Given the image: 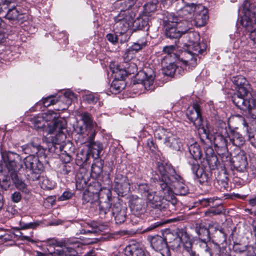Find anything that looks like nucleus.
Segmentation results:
<instances>
[{
  "instance_id": "28",
  "label": "nucleus",
  "mask_w": 256,
  "mask_h": 256,
  "mask_svg": "<svg viewBox=\"0 0 256 256\" xmlns=\"http://www.w3.org/2000/svg\"><path fill=\"white\" fill-rule=\"evenodd\" d=\"M126 256H146L144 250L138 244H132L126 246L124 250Z\"/></svg>"
},
{
  "instance_id": "38",
  "label": "nucleus",
  "mask_w": 256,
  "mask_h": 256,
  "mask_svg": "<svg viewBox=\"0 0 256 256\" xmlns=\"http://www.w3.org/2000/svg\"><path fill=\"white\" fill-rule=\"evenodd\" d=\"M167 62L166 59L164 58L162 61V64L163 66L162 71L164 74L168 76H172L176 71V66L172 62H170L168 65H166Z\"/></svg>"
},
{
  "instance_id": "40",
  "label": "nucleus",
  "mask_w": 256,
  "mask_h": 256,
  "mask_svg": "<svg viewBox=\"0 0 256 256\" xmlns=\"http://www.w3.org/2000/svg\"><path fill=\"white\" fill-rule=\"evenodd\" d=\"M21 15V13L17 8L16 6H12V8H8L5 18L10 20H16L20 19Z\"/></svg>"
},
{
  "instance_id": "10",
  "label": "nucleus",
  "mask_w": 256,
  "mask_h": 256,
  "mask_svg": "<svg viewBox=\"0 0 256 256\" xmlns=\"http://www.w3.org/2000/svg\"><path fill=\"white\" fill-rule=\"evenodd\" d=\"M162 20V25L164 28L165 34L170 38H178L182 36V34L177 27L173 24L174 21L176 20L174 14L166 12Z\"/></svg>"
},
{
  "instance_id": "11",
  "label": "nucleus",
  "mask_w": 256,
  "mask_h": 256,
  "mask_svg": "<svg viewBox=\"0 0 256 256\" xmlns=\"http://www.w3.org/2000/svg\"><path fill=\"white\" fill-rule=\"evenodd\" d=\"M155 78L154 70L150 68H146L145 70H141L137 73L136 81L138 84H142L147 90L152 91L154 90L153 84Z\"/></svg>"
},
{
  "instance_id": "48",
  "label": "nucleus",
  "mask_w": 256,
  "mask_h": 256,
  "mask_svg": "<svg viewBox=\"0 0 256 256\" xmlns=\"http://www.w3.org/2000/svg\"><path fill=\"white\" fill-rule=\"evenodd\" d=\"M217 181L219 185L221 186V190H226L228 187V178L225 170L218 176Z\"/></svg>"
},
{
  "instance_id": "43",
  "label": "nucleus",
  "mask_w": 256,
  "mask_h": 256,
  "mask_svg": "<svg viewBox=\"0 0 256 256\" xmlns=\"http://www.w3.org/2000/svg\"><path fill=\"white\" fill-rule=\"evenodd\" d=\"M124 82L114 80L110 88V92L114 94H117L124 88Z\"/></svg>"
},
{
  "instance_id": "51",
  "label": "nucleus",
  "mask_w": 256,
  "mask_h": 256,
  "mask_svg": "<svg viewBox=\"0 0 256 256\" xmlns=\"http://www.w3.org/2000/svg\"><path fill=\"white\" fill-rule=\"evenodd\" d=\"M176 46L174 45L166 46L163 48V52L167 54L170 57L176 60L178 54L176 53Z\"/></svg>"
},
{
  "instance_id": "45",
  "label": "nucleus",
  "mask_w": 256,
  "mask_h": 256,
  "mask_svg": "<svg viewBox=\"0 0 256 256\" xmlns=\"http://www.w3.org/2000/svg\"><path fill=\"white\" fill-rule=\"evenodd\" d=\"M232 250L234 252L238 254H244L245 256L250 253L248 250V246L241 244L238 243H234Z\"/></svg>"
},
{
  "instance_id": "3",
  "label": "nucleus",
  "mask_w": 256,
  "mask_h": 256,
  "mask_svg": "<svg viewBox=\"0 0 256 256\" xmlns=\"http://www.w3.org/2000/svg\"><path fill=\"white\" fill-rule=\"evenodd\" d=\"M1 155L6 168L0 166V186L7 190L10 186L9 174L18 172L22 168V158L20 156L12 152H2Z\"/></svg>"
},
{
  "instance_id": "53",
  "label": "nucleus",
  "mask_w": 256,
  "mask_h": 256,
  "mask_svg": "<svg viewBox=\"0 0 256 256\" xmlns=\"http://www.w3.org/2000/svg\"><path fill=\"white\" fill-rule=\"evenodd\" d=\"M14 234L16 236H18L20 238V240H26L28 242H34V240L32 238L33 237V232L32 231L30 232V235H24V234L21 232H20L18 230H16Z\"/></svg>"
},
{
  "instance_id": "26",
  "label": "nucleus",
  "mask_w": 256,
  "mask_h": 256,
  "mask_svg": "<svg viewBox=\"0 0 256 256\" xmlns=\"http://www.w3.org/2000/svg\"><path fill=\"white\" fill-rule=\"evenodd\" d=\"M228 138L232 145L240 147L243 146L245 143V140L244 136L234 130H232L230 128L228 130Z\"/></svg>"
},
{
  "instance_id": "23",
  "label": "nucleus",
  "mask_w": 256,
  "mask_h": 256,
  "mask_svg": "<svg viewBox=\"0 0 256 256\" xmlns=\"http://www.w3.org/2000/svg\"><path fill=\"white\" fill-rule=\"evenodd\" d=\"M174 18L176 20H173V24L177 27L182 34L187 32L192 26L190 22L186 18L178 17L175 14Z\"/></svg>"
},
{
  "instance_id": "64",
  "label": "nucleus",
  "mask_w": 256,
  "mask_h": 256,
  "mask_svg": "<svg viewBox=\"0 0 256 256\" xmlns=\"http://www.w3.org/2000/svg\"><path fill=\"white\" fill-rule=\"evenodd\" d=\"M85 99L89 104H94L97 102L98 98L94 94H89L86 96Z\"/></svg>"
},
{
  "instance_id": "39",
  "label": "nucleus",
  "mask_w": 256,
  "mask_h": 256,
  "mask_svg": "<svg viewBox=\"0 0 256 256\" xmlns=\"http://www.w3.org/2000/svg\"><path fill=\"white\" fill-rule=\"evenodd\" d=\"M144 203L142 198L134 197L130 200V207L133 211L140 212L142 209Z\"/></svg>"
},
{
  "instance_id": "33",
  "label": "nucleus",
  "mask_w": 256,
  "mask_h": 256,
  "mask_svg": "<svg viewBox=\"0 0 256 256\" xmlns=\"http://www.w3.org/2000/svg\"><path fill=\"white\" fill-rule=\"evenodd\" d=\"M38 138H34L30 142L24 145L21 147L22 152L26 154H28L29 156L31 154H35V153L38 152Z\"/></svg>"
},
{
  "instance_id": "63",
  "label": "nucleus",
  "mask_w": 256,
  "mask_h": 256,
  "mask_svg": "<svg viewBox=\"0 0 256 256\" xmlns=\"http://www.w3.org/2000/svg\"><path fill=\"white\" fill-rule=\"evenodd\" d=\"M71 170V166L68 164H63L60 166V172L63 174H68Z\"/></svg>"
},
{
  "instance_id": "50",
  "label": "nucleus",
  "mask_w": 256,
  "mask_h": 256,
  "mask_svg": "<svg viewBox=\"0 0 256 256\" xmlns=\"http://www.w3.org/2000/svg\"><path fill=\"white\" fill-rule=\"evenodd\" d=\"M41 188L44 190H52L54 187V182L47 177H42L40 180Z\"/></svg>"
},
{
  "instance_id": "59",
  "label": "nucleus",
  "mask_w": 256,
  "mask_h": 256,
  "mask_svg": "<svg viewBox=\"0 0 256 256\" xmlns=\"http://www.w3.org/2000/svg\"><path fill=\"white\" fill-rule=\"evenodd\" d=\"M124 64L125 65L124 66H126V72L128 76L134 74V72H136L137 68L134 64H127L126 62H125Z\"/></svg>"
},
{
  "instance_id": "13",
  "label": "nucleus",
  "mask_w": 256,
  "mask_h": 256,
  "mask_svg": "<svg viewBox=\"0 0 256 256\" xmlns=\"http://www.w3.org/2000/svg\"><path fill=\"white\" fill-rule=\"evenodd\" d=\"M200 35L196 32L190 33L188 34V40L186 46L194 56L202 54L206 50V46L204 43H200Z\"/></svg>"
},
{
  "instance_id": "29",
  "label": "nucleus",
  "mask_w": 256,
  "mask_h": 256,
  "mask_svg": "<svg viewBox=\"0 0 256 256\" xmlns=\"http://www.w3.org/2000/svg\"><path fill=\"white\" fill-rule=\"evenodd\" d=\"M94 139L90 141L89 140V136H88L86 138V141L89 144L90 146L92 148V156L96 159L100 157L101 152L103 150V146L102 144L99 142L94 141Z\"/></svg>"
},
{
  "instance_id": "22",
  "label": "nucleus",
  "mask_w": 256,
  "mask_h": 256,
  "mask_svg": "<svg viewBox=\"0 0 256 256\" xmlns=\"http://www.w3.org/2000/svg\"><path fill=\"white\" fill-rule=\"evenodd\" d=\"M115 188L120 192H124L128 191L130 187V182L128 177L120 173L116 174L114 178Z\"/></svg>"
},
{
  "instance_id": "17",
  "label": "nucleus",
  "mask_w": 256,
  "mask_h": 256,
  "mask_svg": "<svg viewBox=\"0 0 256 256\" xmlns=\"http://www.w3.org/2000/svg\"><path fill=\"white\" fill-rule=\"evenodd\" d=\"M127 210L126 206L118 202H115L112 206V213L117 224H121L126 220Z\"/></svg>"
},
{
  "instance_id": "47",
  "label": "nucleus",
  "mask_w": 256,
  "mask_h": 256,
  "mask_svg": "<svg viewBox=\"0 0 256 256\" xmlns=\"http://www.w3.org/2000/svg\"><path fill=\"white\" fill-rule=\"evenodd\" d=\"M206 159L210 169L215 170L217 168L219 162L216 155L214 154L210 156L206 154Z\"/></svg>"
},
{
  "instance_id": "30",
  "label": "nucleus",
  "mask_w": 256,
  "mask_h": 256,
  "mask_svg": "<svg viewBox=\"0 0 256 256\" xmlns=\"http://www.w3.org/2000/svg\"><path fill=\"white\" fill-rule=\"evenodd\" d=\"M195 230L202 241L206 242L210 239V231L204 224H196Z\"/></svg>"
},
{
  "instance_id": "60",
  "label": "nucleus",
  "mask_w": 256,
  "mask_h": 256,
  "mask_svg": "<svg viewBox=\"0 0 256 256\" xmlns=\"http://www.w3.org/2000/svg\"><path fill=\"white\" fill-rule=\"evenodd\" d=\"M150 187L146 184H141L138 185V190L142 194L147 196L148 193H151L149 192Z\"/></svg>"
},
{
  "instance_id": "21",
  "label": "nucleus",
  "mask_w": 256,
  "mask_h": 256,
  "mask_svg": "<svg viewBox=\"0 0 256 256\" xmlns=\"http://www.w3.org/2000/svg\"><path fill=\"white\" fill-rule=\"evenodd\" d=\"M191 169L200 184H204L209 181L210 178L208 174L204 172L202 168H200V165L198 162H193L191 164Z\"/></svg>"
},
{
  "instance_id": "46",
  "label": "nucleus",
  "mask_w": 256,
  "mask_h": 256,
  "mask_svg": "<svg viewBox=\"0 0 256 256\" xmlns=\"http://www.w3.org/2000/svg\"><path fill=\"white\" fill-rule=\"evenodd\" d=\"M185 238L186 240L182 242L184 250L189 256H195L196 252L194 250L192 242L187 236Z\"/></svg>"
},
{
  "instance_id": "52",
  "label": "nucleus",
  "mask_w": 256,
  "mask_h": 256,
  "mask_svg": "<svg viewBox=\"0 0 256 256\" xmlns=\"http://www.w3.org/2000/svg\"><path fill=\"white\" fill-rule=\"evenodd\" d=\"M115 26L116 28H120L121 30L120 32V35L118 36V40H120V42L121 44H123L128 41V40L130 38V36L125 32L127 30H128V28H126V30H123L122 24H121V26H118L116 24V22H115Z\"/></svg>"
},
{
  "instance_id": "6",
  "label": "nucleus",
  "mask_w": 256,
  "mask_h": 256,
  "mask_svg": "<svg viewBox=\"0 0 256 256\" xmlns=\"http://www.w3.org/2000/svg\"><path fill=\"white\" fill-rule=\"evenodd\" d=\"M134 0H117V4L121 10L120 13L114 18V22L118 26L122 24L123 30H126L132 25L134 14L132 12H126L135 4Z\"/></svg>"
},
{
  "instance_id": "7",
  "label": "nucleus",
  "mask_w": 256,
  "mask_h": 256,
  "mask_svg": "<svg viewBox=\"0 0 256 256\" xmlns=\"http://www.w3.org/2000/svg\"><path fill=\"white\" fill-rule=\"evenodd\" d=\"M232 82L236 86V92H234L231 97L232 100L234 104L235 96L244 100L252 96L250 92V86L248 81L242 76H236L232 78Z\"/></svg>"
},
{
  "instance_id": "56",
  "label": "nucleus",
  "mask_w": 256,
  "mask_h": 256,
  "mask_svg": "<svg viewBox=\"0 0 256 256\" xmlns=\"http://www.w3.org/2000/svg\"><path fill=\"white\" fill-rule=\"evenodd\" d=\"M244 125L246 127V131L248 135V140L254 148H256V132H250L248 129V125L244 122Z\"/></svg>"
},
{
  "instance_id": "27",
  "label": "nucleus",
  "mask_w": 256,
  "mask_h": 256,
  "mask_svg": "<svg viewBox=\"0 0 256 256\" xmlns=\"http://www.w3.org/2000/svg\"><path fill=\"white\" fill-rule=\"evenodd\" d=\"M184 6H180V8H176V11L178 17H186L188 18V16H190L192 13H194L195 12V5L194 4L192 3L189 4L188 2Z\"/></svg>"
},
{
  "instance_id": "18",
  "label": "nucleus",
  "mask_w": 256,
  "mask_h": 256,
  "mask_svg": "<svg viewBox=\"0 0 256 256\" xmlns=\"http://www.w3.org/2000/svg\"><path fill=\"white\" fill-rule=\"evenodd\" d=\"M194 24L198 27L204 26L208 19V10L202 4H198L195 6L194 12Z\"/></svg>"
},
{
  "instance_id": "35",
  "label": "nucleus",
  "mask_w": 256,
  "mask_h": 256,
  "mask_svg": "<svg viewBox=\"0 0 256 256\" xmlns=\"http://www.w3.org/2000/svg\"><path fill=\"white\" fill-rule=\"evenodd\" d=\"M126 66L122 67L120 66L117 65L116 67H112L110 65V68L114 74L115 80L123 81L125 78L128 76L126 72Z\"/></svg>"
},
{
  "instance_id": "44",
  "label": "nucleus",
  "mask_w": 256,
  "mask_h": 256,
  "mask_svg": "<svg viewBox=\"0 0 256 256\" xmlns=\"http://www.w3.org/2000/svg\"><path fill=\"white\" fill-rule=\"evenodd\" d=\"M104 165V160H98L92 166L91 171L92 174L96 176H100L102 172Z\"/></svg>"
},
{
  "instance_id": "15",
  "label": "nucleus",
  "mask_w": 256,
  "mask_h": 256,
  "mask_svg": "<svg viewBox=\"0 0 256 256\" xmlns=\"http://www.w3.org/2000/svg\"><path fill=\"white\" fill-rule=\"evenodd\" d=\"M188 119L193 123L197 128H200L202 122L200 106L197 103H194L192 108H189L186 112Z\"/></svg>"
},
{
  "instance_id": "49",
  "label": "nucleus",
  "mask_w": 256,
  "mask_h": 256,
  "mask_svg": "<svg viewBox=\"0 0 256 256\" xmlns=\"http://www.w3.org/2000/svg\"><path fill=\"white\" fill-rule=\"evenodd\" d=\"M206 252L209 253L210 256H221L222 248L216 244H214L210 247L206 246Z\"/></svg>"
},
{
  "instance_id": "36",
  "label": "nucleus",
  "mask_w": 256,
  "mask_h": 256,
  "mask_svg": "<svg viewBox=\"0 0 256 256\" xmlns=\"http://www.w3.org/2000/svg\"><path fill=\"white\" fill-rule=\"evenodd\" d=\"M150 22V18L147 15H143L133 20L132 24H135L136 27L140 30L148 29Z\"/></svg>"
},
{
  "instance_id": "2",
  "label": "nucleus",
  "mask_w": 256,
  "mask_h": 256,
  "mask_svg": "<svg viewBox=\"0 0 256 256\" xmlns=\"http://www.w3.org/2000/svg\"><path fill=\"white\" fill-rule=\"evenodd\" d=\"M156 167L160 174L158 182L163 194L171 197V195L174 196L172 189L176 194L182 196L188 193V186L181 181V177L176 174L171 164L158 162Z\"/></svg>"
},
{
  "instance_id": "25",
  "label": "nucleus",
  "mask_w": 256,
  "mask_h": 256,
  "mask_svg": "<svg viewBox=\"0 0 256 256\" xmlns=\"http://www.w3.org/2000/svg\"><path fill=\"white\" fill-rule=\"evenodd\" d=\"M164 144L167 146L176 151L180 150L182 147V144L180 139L172 133L167 134Z\"/></svg>"
},
{
  "instance_id": "54",
  "label": "nucleus",
  "mask_w": 256,
  "mask_h": 256,
  "mask_svg": "<svg viewBox=\"0 0 256 256\" xmlns=\"http://www.w3.org/2000/svg\"><path fill=\"white\" fill-rule=\"evenodd\" d=\"M70 240H74V244H69L66 246H63V247L66 248V252H68L70 254V256H73L76 254L75 248L76 246V245L78 244V240L76 238H70Z\"/></svg>"
},
{
  "instance_id": "16",
  "label": "nucleus",
  "mask_w": 256,
  "mask_h": 256,
  "mask_svg": "<svg viewBox=\"0 0 256 256\" xmlns=\"http://www.w3.org/2000/svg\"><path fill=\"white\" fill-rule=\"evenodd\" d=\"M186 237V233L182 231H179L176 234H166V239L168 241V248H171L175 251H178L181 246L182 243L183 242V238Z\"/></svg>"
},
{
  "instance_id": "8",
  "label": "nucleus",
  "mask_w": 256,
  "mask_h": 256,
  "mask_svg": "<svg viewBox=\"0 0 256 256\" xmlns=\"http://www.w3.org/2000/svg\"><path fill=\"white\" fill-rule=\"evenodd\" d=\"M82 120L85 127L77 126L74 130L78 134L84 135V137L86 136H89V140L92 141L94 139L96 133V124L93 120L92 115L88 112H84L82 114Z\"/></svg>"
},
{
  "instance_id": "24",
  "label": "nucleus",
  "mask_w": 256,
  "mask_h": 256,
  "mask_svg": "<svg viewBox=\"0 0 256 256\" xmlns=\"http://www.w3.org/2000/svg\"><path fill=\"white\" fill-rule=\"evenodd\" d=\"M226 138H228V132L226 127L222 128L220 132L216 134L214 142L215 148L227 146Z\"/></svg>"
},
{
  "instance_id": "61",
  "label": "nucleus",
  "mask_w": 256,
  "mask_h": 256,
  "mask_svg": "<svg viewBox=\"0 0 256 256\" xmlns=\"http://www.w3.org/2000/svg\"><path fill=\"white\" fill-rule=\"evenodd\" d=\"M106 38L108 41L112 43L113 44H116L118 43L119 37L118 36L114 34H108L106 36Z\"/></svg>"
},
{
  "instance_id": "1",
  "label": "nucleus",
  "mask_w": 256,
  "mask_h": 256,
  "mask_svg": "<svg viewBox=\"0 0 256 256\" xmlns=\"http://www.w3.org/2000/svg\"><path fill=\"white\" fill-rule=\"evenodd\" d=\"M47 116H50L54 120L48 123L43 116H38L31 118L30 121L34 128L38 130H42L48 134H56L54 136L52 137L51 142L49 145V150L52 152L55 148H58V146L59 148H60V144L64 142L66 138V136L62 130L66 129V122L64 119L56 118H58V114L52 111H48Z\"/></svg>"
},
{
  "instance_id": "14",
  "label": "nucleus",
  "mask_w": 256,
  "mask_h": 256,
  "mask_svg": "<svg viewBox=\"0 0 256 256\" xmlns=\"http://www.w3.org/2000/svg\"><path fill=\"white\" fill-rule=\"evenodd\" d=\"M150 244L152 248L156 251L160 252L163 256H170L166 236L165 238L159 236L152 237L150 240Z\"/></svg>"
},
{
  "instance_id": "34",
  "label": "nucleus",
  "mask_w": 256,
  "mask_h": 256,
  "mask_svg": "<svg viewBox=\"0 0 256 256\" xmlns=\"http://www.w3.org/2000/svg\"><path fill=\"white\" fill-rule=\"evenodd\" d=\"M188 150L192 158V161H190L188 162L189 164L191 166V164L193 162H198L196 160L201 158L202 152L199 145L196 143L190 145L188 148Z\"/></svg>"
},
{
  "instance_id": "58",
  "label": "nucleus",
  "mask_w": 256,
  "mask_h": 256,
  "mask_svg": "<svg viewBox=\"0 0 256 256\" xmlns=\"http://www.w3.org/2000/svg\"><path fill=\"white\" fill-rule=\"evenodd\" d=\"M170 133L171 132H168L166 130L162 128L157 130L156 132L154 135L156 138H158L159 140L164 139V141L165 138L167 136V134Z\"/></svg>"
},
{
  "instance_id": "5",
  "label": "nucleus",
  "mask_w": 256,
  "mask_h": 256,
  "mask_svg": "<svg viewBox=\"0 0 256 256\" xmlns=\"http://www.w3.org/2000/svg\"><path fill=\"white\" fill-rule=\"evenodd\" d=\"M243 13L241 24L250 32V39L256 44V5L245 0L243 4Z\"/></svg>"
},
{
  "instance_id": "9",
  "label": "nucleus",
  "mask_w": 256,
  "mask_h": 256,
  "mask_svg": "<svg viewBox=\"0 0 256 256\" xmlns=\"http://www.w3.org/2000/svg\"><path fill=\"white\" fill-rule=\"evenodd\" d=\"M24 162L26 168L30 171L32 180H38L44 168L38 156L34 154L28 156L24 158Z\"/></svg>"
},
{
  "instance_id": "20",
  "label": "nucleus",
  "mask_w": 256,
  "mask_h": 256,
  "mask_svg": "<svg viewBox=\"0 0 256 256\" xmlns=\"http://www.w3.org/2000/svg\"><path fill=\"white\" fill-rule=\"evenodd\" d=\"M176 60L182 62L185 66L192 67L196 66L197 64L196 56L188 50L182 51L178 54Z\"/></svg>"
},
{
  "instance_id": "31",
  "label": "nucleus",
  "mask_w": 256,
  "mask_h": 256,
  "mask_svg": "<svg viewBox=\"0 0 256 256\" xmlns=\"http://www.w3.org/2000/svg\"><path fill=\"white\" fill-rule=\"evenodd\" d=\"M111 198V192L109 190H107L106 193V200L102 201L100 200L98 207L100 214L102 216H104L110 210V209H112L111 204L110 203V199Z\"/></svg>"
},
{
  "instance_id": "62",
  "label": "nucleus",
  "mask_w": 256,
  "mask_h": 256,
  "mask_svg": "<svg viewBox=\"0 0 256 256\" xmlns=\"http://www.w3.org/2000/svg\"><path fill=\"white\" fill-rule=\"evenodd\" d=\"M57 100L52 96L48 97L42 100V103L44 106L48 107L50 105L55 104Z\"/></svg>"
},
{
  "instance_id": "41",
  "label": "nucleus",
  "mask_w": 256,
  "mask_h": 256,
  "mask_svg": "<svg viewBox=\"0 0 256 256\" xmlns=\"http://www.w3.org/2000/svg\"><path fill=\"white\" fill-rule=\"evenodd\" d=\"M74 240H70V238H64L60 240H58L56 239L49 240L48 242L50 246H57L63 247V246H66L69 244H74Z\"/></svg>"
},
{
  "instance_id": "55",
  "label": "nucleus",
  "mask_w": 256,
  "mask_h": 256,
  "mask_svg": "<svg viewBox=\"0 0 256 256\" xmlns=\"http://www.w3.org/2000/svg\"><path fill=\"white\" fill-rule=\"evenodd\" d=\"M157 8L156 2H148L144 5L146 13L150 14L154 12Z\"/></svg>"
},
{
  "instance_id": "37",
  "label": "nucleus",
  "mask_w": 256,
  "mask_h": 256,
  "mask_svg": "<svg viewBox=\"0 0 256 256\" xmlns=\"http://www.w3.org/2000/svg\"><path fill=\"white\" fill-rule=\"evenodd\" d=\"M98 191L92 192L90 190H86L82 196V203L90 202L92 204L98 199Z\"/></svg>"
},
{
  "instance_id": "57",
  "label": "nucleus",
  "mask_w": 256,
  "mask_h": 256,
  "mask_svg": "<svg viewBox=\"0 0 256 256\" xmlns=\"http://www.w3.org/2000/svg\"><path fill=\"white\" fill-rule=\"evenodd\" d=\"M216 150L218 154L222 158H228L229 156V152H228L227 146H223L222 147L216 148Z\"/></svg>"
},
{
  "instance_id": "19",
  "label": "nucleus",
  "mask_w": 256,
  "mask_h": 256,
  "mask_svg": "<svg viewBox=\"0 0 256 256\" xmlns=\"http://www.w3.org/2000/svg\"><path fill=\"white\" fill-rule=\"evenodd\" d=\"M234 166L238 171L242 172L246 170L248 163L246 154L241 151L232 159Z\"/></svg>"
},
{
  "instance_id": "12",
  "label": "nucleus",
  "mask_w": 256,
  "mask_h": 256,
  "mask_svg": "<svg viewBox=\"0 0 256 256\" xmlns=\"http://www.w3.org/2000/svg\"><path fill=\"white\" fill-rule=\"evenodd\" d=\"M234 105L240 110L248 112L250 117L256 120V103L255 100L250 96L244 100L235 96Z\"/></svg>"
},
{
  "instance_id": "42",
  "label": "nucleus",
  "mask_w": 256,
  "mask_h": 256,
  "mask_svg": "<svg viewBox=\"0 0 256 256\" xmlns=\"http://www.w3.org/2000/svg\"><path fill=\"white\" fill-rule=\"evenodd\" d=\"M146 45V38L143 37L142 38L138 40L137 42H134L131 46L128 49L126 52L131 51L138 52L142 49Z\"/></svg>"
},
{
  "instance_id": "4",
  "label": "nucleus",
  "mask_w": 256,
  "mask_h": 256,
  "mask_svg": "<svg viewBox=\"0 0 256 256\" xmlns=\"http://www.w3.org/2000/svg\"><path fill=\"white\" fill-rule=\"evenodd\" d=\"M162 197L156 192H152L147 195L148 204L150 207L160 210L163 215L169 216L176 210L178 200L174 196L170 197L168 194Z\"/></svg>"
},
{
  "instance_id": "32",
  "label": "nucleus",
  "mask_w": 256,
  "mask_h": 256,
  "mask_svg": "<svg viewBox=\"0 0 256 256\" xmlns=\"http://www.w3.org/2000/svg\"><path fill=\"white\" fill-rule=\"evenodd\" d=\"M10 176V180L13 182L16 187L20 190L22 192L26 194L28 192L27 186L24 182L20 178L18 172H14L9 174Z\"/></svg>"
}]
</instances>
